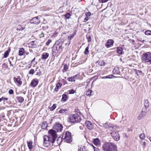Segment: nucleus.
Here are the masks:
<instances>
[{
  "mask_svg": "<svg viewBox=\"0 0 151 151\" xmlns=\"http://www.w3.org/2000/svg\"><path fill=\"white\" fill-rule=\"evenodd\" d=\"M22 83V81L20 80V78H19V85L21 84Z\"/></svg>",
  "mask_w": 151,
  "mask_h": 151,
  "instance_id": "56",
  "label": "nucleus"
},
{
  "mask_svg": "<svg viewBox=\"0 0 151 151\" xmlns=\"http://www.w3.org/2000/svg\"><path fill=\"white\" fill-rule=\"evenodd\" d=\"M68 99L67 95L65 94H63L62 95V99L64 101H66Z\"/></svg>",
  "mask_w": 151,
  "mask_h": 151,
  "instance_id": "27",
  "label": "nucleus"
},
{
  "mask_svg": "<svg viewBox=\"0 0 151 151\" xmlns=\"http://www.w3.org/2000/svg\"><path fill=\"white\" fill-rule=\"evenodd\" d=\"M145 34L147 35H151V31L148 30L146 31L145 32Z\"/></svg>",
  "mask_w": 151,
  "mask_h": 151,
  "instance_id": "35",
  "label": "nucleus"
},
{
  "mask_svg": "<svg viewBox=\"0 0 151 151\" xmlns=\"http://www.w3.org/2000/svg\"><path fill=\"white\" fill-rule=\"evenodd\" d=\"M76 76V75L75 76H73V77H71L70 78H68V80L69 81H75V77Z\"/></svg>",
  "mask_w": 151,
  "mask_h": 151,
  "instance_id": "28",
  "label": "nucleus"
},
{
  "mask_svg": "<svg viewBox=\"0 0 151 151\" xmlns=\"http://www.w3.org/2000/svg\"><path fill=\"white\" fill-rule=\"evenodd\" d=\"M109 0H101L102 3H104L107 2Z\"/></svg>",
  "mask_w": 151,
  "mask_h": 151,
  "instance_id": "52",
  "label": "nucleus"
},
{
  "mask_svg": "<svg viewBox=\"0 0 151 151\" xmlns=\"http://www.w3.org/2000/svg\"><path fill=\"white\" fill-rule=\"evenodd\" d=\"M86 38L88 40V42H89L91 41V38L90 36H87V35L86 36Z\"/></svg>",
  "mask_w": 151,
  "mask_h": 151,
  "instance_id": "38",
  "label": "nucleus"
},
{
  "mask_svg": "<svg viewBox=\"0 0 151 151\" xmlns=\"http://www.w3.org/2000/svg\"><path fill=\"white\" fill-rule=\"evenodd\" d=\"M93 143L95 145H98L100 144V141L98 138L95 139L93 140Z\"/></svg>",
  "mask_w": 151,
  "mask_h": 151,
  "instance_id": "22",
  "label": "nucleus"
},
{
  "mask_svg": "<svg viewBox=\"0 0 151 151\" xmlns=\"http://www.w3.org/2000/svg\"><path fill=\"white\" fill-rule=\"evenodd\" d=\"M14 81L15 83H17V84H19V80H18V78L14 77Z\"/></svg>",
  "mask_w": 151,
  "mask_h": 151,
  "instance_id": "40",
  "label": "nucleus"
},
{
  "mask_svg": "<svg viewBox=\"0 0 151 151\" xmlns=\"http://www.w3.org/2000/svg\"><path fill=\"white\" fill-rule=\"evenodd\" d=\"M109 76H110L109 75V76H106L102 77H101V78L102 79H106L107 78H110Z\"/></svg>",
  "mask_w": 151,
  "mask_h": 151,
  "instance_id": "49",
  "label": "nucleus"
},
{
  "mask_svg": "<svg viewBox=\"0 0 151 151\" xmlns=\"http://www.w3.org/2000/svg\"><path fill=\"white\" fill-rule=\"evenodd\" d=\"M144 105L145 107H144L142 109V111H143V110H145V109H146L147 108H148L149 106V103L148 101L147 100H145L144 103Z\"/></svg>",
  "mask_w": 151,
  "mask_h": 151,
  "instance_id": "14",
  "label": "nucleus"
},
{
  "mask_svg": "<svg viewBox=\"0 0 151 151\" xmlns=\"http://www.w3.org/2000/svg\"><path fill=\"white\" fill-rule=\"evenodd\" d=\"M89 48V46H87L85 49V50L84 52V53L85 55H87L89 53V51L88 50Z\"/></svg>",
  "mask_w": 151,
  "mask_h": 151,
  "instance_id": "29",
  "label": "nucleus"
},
{
  "mask_svg": "<svg viewBox=\"0 0 151 151\" xmlns=\"http://www.w3.org/2000/svg\"><path fill=\"white\" fill-rule=\"evenodd\" d=\"M78 151H87L85 146H81L78 148Z\"/></svg>",
  "mask_w": 151,
  "mask_h": 151,
  "instance_id": "23",
  "label": "nucleus"
},
{
  "mask_svg": "<svg viewBox=\"0 0 151 151\" xmlns=\"http://www.w3.org/2000/svg\"><path fill=\"white\" fill-rule=\"evenodd\" d=\"M40 36L41 37H43L44 36V35L43 33H42L40 34Z\"/></svg>",
  "mask_w": 151,
  "mask_h": 151,
  "instance_id": "55",
  "label": "nucleus"
},
{
  "mask_svg": "<svg viewBox=\"0 0 151 151\" xmlns=\"http://www.w3.org/2000/svg\"><path fill=\"white\" fill-rule=\"evenodd\" d=\"M97 63H98L99 65L101 66L104 65L105 64V62L102 61H98L97 62Z\"/></svg>",
  "mask_w": 151,
  "mask_h": 151,
  "instance_id": "31",
  "label": "nucleus"
},
{
  "mask_svg": "<svg viewBox=\"0 0 151 151\" xmlns=\"http://www.w3.org/2000/svg\"><path fill=\"white\" fill-rule=\"evenodd\" d=\"M62 86V83H58L56 86L55 88V91L57 92L58 91L59 88H60Z\"/></svg>",
  "mask_w": 151,
  "mask_h": 151,
  "instance_id": "19",
  "label": "nucleus"
},
{
  "mask_svg": "<svg viewBox=\"0 0 151 151\" xmlns=\"http://www.w3.org/2000/svg\"><path fill=\"white\" fill-rule=\"evenodd\" d=\"M62 139L64 140L67 143H70L72 141V138L71 133L66 131L62 135Z\"/></svg>",
  "mask_w": 151,
  "mask_h": 151,
  "instance_id": "5",
  "label": "nucleus"
},
{
  "mask_svg": "<svg viewBox=\"0 0 151 151\" xmlns=\"http://www.w3.org/2000/svg\"><path fill=\"white\" fill-rule=\"evenodd\" d=\"M88 19V17H86L85 18V19H84V20H83V22H86L87 21Z\"/></svg>",
  "mask_w": 151,
  "mask_h": 151,
  "instance_id": "50",
  "label": "nucleus"
},
{
  "mask_svg": "<svg viewBox=\"0 0 151 151\" xmlns=\"http://www.w3.org/2000/svg\"><path fill=\"white\" fill-rule=\"evenodd\" d=\"M10 50H7L5 51L4 54V58H6L8 55L9 53L10 52Z\"/></svg>",
  "mask_w": 151,
  "mask_h": 151,
  "instance_id": "30",
  "label": "nucleus"
},
{
  "mask_svg": "<svg viewBox=\"0 0 151 151\" xmlns=\"http://www.w3.org/2000/svg\"><path fill=\"white\" fill-rule=\"evenodd\" d=\"M24 100V98L21 97H19V102L22 103Z\"/></svg>",
  "mask_w": 151,
  "mask_h": 151,
  "instance_id": "46",
  "label": "nucleus"
},
{
  "mask_svg": "<svg viewBox=\"0 0 151 151\" xmlns=\"http://www.w3.org/2000/svg\"><path fill=\"white\" fill-rule=\"evenodd\" d=\"M40 20L37 17L33 18L30 21V22L32 24H37L40 22Z\"/></svg>",
  "mask_w": 151,
  "mask_h": 151,
  "instance_id": "10",
  "label": "nucleus"
},
{
  "mask_svg": "<svg viewBox=\"0 0 151 151\" xmlns=\"http://www.w3.org/2000/svg\"><path fill=\"white\" fill-rule=\"evenodd\" d=\"M68 66L67 65L65 64L63 66V70H65V71H66L67 69H68Z\"/></svg>",
  "mask_w": 151,
  "mask_h": 151,
  "instance_id": "37",
  "label": "nucleus"
},
{
  "mask_svg": "<svg viewBox=\"0 0 151 151\" xmlns=\"http://www.w3.org/2000/svg\"><path fill=\"white\" fill-rule=\"evenodd\" d=\"M34 69H31L30 71L29 72V74H31L33 75L34 73Z\"/></svg>",
  "mask_w": 151,
  "mask_h": 151,
  "instance_id": "42",
  "label": "nucleus"
},
{
  "mask_svg": "<svg viewBox=\"0 0 151 151\" xmlns=\"http://www.w3.org/2000/svg\"><path fill=\"white\" fill-rule=\"evenodd\" d=\"M63 127L62 125L59 122H56L53 126L54 130L55 132H61L62 130Z\"/></svg>",
  "mask_w": 151,
  "mask_h": 151,
  "instance_id": "6",
  "label": "nucleus"
},
{
  "mask_svg": "<svg viewBox=\"0 0 151 151\" xmlns=\"http://www.w3.org/2000/svg\"><path fill=\"white\" fill-rule=\"evenodd\" d=\"M60 113L62 114H65L67 113L68 110L66 109H61L59 111Z\"/></svg>",
  "mask_w": 151,
  "mask_h": 151,
  "instance_id": "24",
  "label": "nucleus"
},
{
  "mask_svg": "<svg viewBox=\"0 0 151 151\" xmlns=\"http://www.w3.org/2000/svg\"><path fill=\"white\" fill-rule=\"evenodd\" d=\"M136 71V73L137 74V75H141L142 73V71L139 70H135Z\"/></svg>",
  "mask_w": 151,
  "mask_h": 151,
  "instance_id": "36",
  "label": "nucleus"
},
{
  "mask_svg": "<svg viewBox=\"0 0 151 151\" xmlns=\"http://www.w3.org/2000/svg\"><path fill=\"white\" fill-rule=\"evenodd\" d=\"M56 104H54L52 106L50 107V109L51 111H52L56 108Z\"/></svg>",
  "mask_w": 151,
  "mask_h": 151,
  "instance_id": "33",
  "label": "nucleus"
},
{
  "mask_svg": "<svg viewBox=\"0 0 151 151\" xmlns=\"http://www.w3.org/2000/svg\"><path fill=\"white\" fill-rule=\"evenodd\" d=\"M66 1V4H65L66 5H67V1Z\"/></svg>",
  "mask_w": 151,
  "mask_h": 151,
  "instance_id": "60",
  "label": "nucleus"
},
{
  "mask_svg": "<svg viewBox=\"0 0 151 151\" xmlns=\"http://www.w3.org/2000/svg\"><path fill=\"white\" fill-rule=\"evenodd\" d=\"M142 59L145 62L147 63L151 62V55L150 52H147L143 55Z\"/></svg>",
  "mask_w": 151,
  "mask_h": 151,
  "instance_id": "7",
  "label": "nucleus"
},
{
  "mask_svg": "<svg viewBox=\"0 0 151 151\" xmlns=\"http://www.w3.org/2000/svg\"><path fill=\"white\" fill-rule=\"evenodd\" d=\"M85 125L87 128L89 130H91L93 128V124L89 121H86L85 122Z\"/></svg>",
  "mask_w": 151,
  "mask_h": 151,
  "instance_id": "11",
  "label": "nucleus"
},
{
  "mask_svg": "<svg viewBox=\"0 0 151 151\" xmlns=\"http://www.w3.org/2000/svg\"><path fill=\"white\" fill-rule=\"evenodd\" d=\"M6 65L5 63H4L3 64V66H4V65Z\"/></svg>",
  "mask_w": 151,
  "mask_h": 151,
  "instance_id": "61",
  "label": "nucleus"
},
{
  "mask_svg": "<svg viewBox=\"0 0 151 151\" xmlns=\"http://www.w3.org/2000/svg\"><path fill=\"white\" fill-rule=\"evenodd\" d=\"M27 145L29 149L31 150L33 147L32 142V141H27Z\"/></svg>",
  "mask_w": 151,
  "mask_h": 151,
  "instance_id": "18",
  "label": "nucleus"
},
{
  "mask_svg": "<svg viewBox=\"0 0 151 151\" xmlns=\"http://www.w3.org/2000/svg\"><path fill=\"white\" fill-rule=\"evenodd\" d=\"M49 54L47 52L43 53L42 55V59H46L49 57Z\"/></svg>",
  "mask_w": 151,
  "mask_h": 151,
  "instance_id": "16",
  "label": "nucleus"
},
{
  "mask_svg": "<svg viewBox=\"0 0 151 151\" xmlns=\"http://www.w3.org/2000/svg\"><path fill=\"white\" fill-rule=\"evenodd\" d=\"M113 72L114 74H119L120 71L118 68L115 67L113 70Z\"/></svg>",
  "mask_w": 151,
  "mask_h": 151,
  "instance_id": "15",
  "label": "nucleus"
},
{
  "mask_svg": "<svg viewBox=\"0 0 151 151\" xmlns=\"http://www.w3.org/2000/svg\"><path fill=\"white\" fill-rule=\"evenodd\" d=\"M4 117V116H2V117Z\"/></svg>",
  "mask_w": 151,
  "mask_h": 151,
  "instance_id": "64",
  "label": "nucleus"
},
{
  "mask_svg": "<svg viewBox=\"0 0 151 151\" xmlns=\"http://www.w3.org/2000/svg\"><path fill=\"white\" fill-rule=\"evenodd\" d=\"M11 59V58H10L9 59V63H10V66H11V65H12V63H11V62L10 61V59Z\"/></svg>",
  "mask_w": 151,
  "mask_h": 151,
  "instance_id": "53",
  "label": "nucleus"
},
{
  "mask_svg": "<svg viewBox=\"0 0 151 151\" xmlns=\"http://www.w3.org/2000/svg\"><path fill=\"white\" fill-rule=\"evenodd\" d=\"M48 133V135H45L43 137V145L45 147H48L51 143H53L57 137V134L52 129L49 130Z\"/></svg>",
  "mask_w": 151,
  "mask_h": 151,
  "instance_id": "1",
  "label": "nucleus"
},
{
  "mask_svg": "<svg viewBox=\"0 0 151 151\" xmlns=\"http://www.w3.org/2000/svg\"><path fill=\"white\" fill-rule=\"evenodd\" d=\"M103 127L106 128H108L111 127V124L109 123H106L103 124Z\"/></svg>",
  "mask_w": 151,
  "mask_h": 151,
  "instance_id": "21",
  "label": "nucleus"
},
{
  "mask_svg": "<svg viewBox=\"0 0 151 151\" xmlns=\"http://www.w3.org/2000/svg\"><path fill=\"white\" fill-rule=\"evenodd\" d=\"M112 138L115 141H118L120 138L119 132H118L113 131L110 133Z\"/></svg>",
  "mask_w": 151,
  "mask_h": 151,
  "instance_id": "8",
  "label": "nucleus"
},
{
  "mask_svg": "<svg viewBox=\"0 0 151 151\" xmlns=\"http://www.w3.org/2000/svg\"><path fill=\"white\" fill-rule=\"evenodd\" d=\"M52 42V40L50 39H49L48 40L47 42L46 45L47 46H49V44L50 42Z\"/></svg>",
  "mask_w": 151,
  "mask_h": 151,
  "instance_id": "41",
  "label": "nucleus"
},
{
  "mask_svg": "<svg viewBox=\"0 0 151 151\" xmlns=\"http://www.w3.org/2000/svg\"><path fill=\"white\" fill-rule=\"evenodd\" d=\"M117 52L120 55L123 54V49L122 47H118L117 49Z\"/></svg>",
  "mask_w": 151,
  "mask_h": 151,
  "instance_id": "17",
  "label": "nucleus"
},
{
  "mask_svg": "<svg viewBox=\"0 0 151 151\" xmlns=\"http://www.w3.org/2000/svg\"><path fill=\"white\" fill-rule=\"evenodd\" d=\"M75 92L74 91L73 89L70 90L69 91V94H73Z\"/></svg>",
  "mask_w": 151,
  "mask_h": 151,
  "instance_id": "43",
  "label": "nucleus"
},
{
  "mask_svg": "<svg viewBox=\"0 0 151 151\" xmlns=\"http://www.w3.org/2000/svg\"><path fill=\"white\" fill-rule=\"evenodd\" d=\"M143 116L142 114H140L138 117V119L139 120L143 118Z\"/></svg>",
  "mask_w": 151,
  "mask_h": 151,
  "instance_id": "44",
  "label": "nucleus"
},
{
  "mask_svg": "<svg viewBox=\"0 0 151 151\" xmlns=\"http://www.w3.org/2000/svg\"><path fill=\"white\" fill-rule=\"evenodd\" d=\"M93 148L94 149V151H99V149L98 148L94 147H93Z\"/></svg>",
  "mask_w": 151,
  "mask_h": 151,
  "instance_id": "48",
  "label": "nucleus"
},
{
  "mask_svg": "<svg viewBox=\"0 0 151 151\" xmlns=\"http://www.w3.org/2000/svg\"><path fill=\"white\" fill-rule=\"evenodd\" d=\"M38 81L36 79H33L31 83V85L33 87H35L38 84Z\"/></svg>",
  "mask_w": 151,
  "mask_h": 151,
  "instance_id": "12",
  "label": "nucleus"
},
{
  "mask_svg": "<svg viewBox=\"0 0 151 151\" xmlns=\"http://www.w3.org/2000/svg\"><path fill=\"white\" fill-rule=\"evenodd\" d=\"M59 138H58V139H57V141H58L59 140Z\"/></svg>",
  "mask_w": 151,
  "mask_h": 151,
  "instance_id": "62",
  "label": "nucleus"
},
{
  "mask_svg": "<svg viewBox=\"0 0 151 151\" xmlns=\"http://www.w3.org/2000/svg\"><path fill=\"white\" fill-rule=\"evenodd\" d=\"M63 16L66 19H69L70 18V17L71 16V15L70 13H67L63 15Z\"/></svg>",
  "mask_w": 151,
  "mask_h": 151,
  "instance_id": "25",
  "label": "nucleus"
},
{
  "mask_svg": "<svg viewBox=\"0 0 151 151\" xmlns=\"http://www.w3.org/2000/svg\"><path fill=\"white\" fill-rule=\"evenodd\" d=\"M81 120V116L78 114H76L70 115L68 118V121L71 123L78 122H80Z\"/></svg>",
  "mask_w": 151,
  "mask_h": 151,
  "instance_id": "4",
  "label": "nucleus"
},
{
  "mask_svg": "<svg viewBox=\"0 0 151 151\" xmlns=\"http://www.w3.org/2000/svg\"><path fill=\"white\" fill-rule=\"evenodd\" d=\"M102 148L104 151H117V146L112 142L105 143L103 145Z\"/></svg>",
  "mask_w": 151,
  "mask_h": 151,
  "instance_id": "3",
  "label": "nucleus"
},
{
  "mask_svg": "<svg viewBox=\"0 0 151 151\" xmlns=\"http://www.w3.org/2000/svg\"><path fill=\"white\" fill-rule=\"evenodd\" d=\"M149 139H150V141L151 142V137H150Z\"/></svg>",
  "mask_w": 151,
  "mask_h": 151,
  "instance_id": "59",
  "label": "nucleus"
},
{
  "mask_svg": "<svg viewBox=\"0 0 151 151\" xmlns=\"http://www.w3.org/2000/svg\"><path fill=\"white\" fill-rule=\"evenodd\" d=\"M91 13L90 12H88L86 14V15L87 17L90 16L91 15Z\"/></svg>",
  "mask_w": 151,
  "mask_h": 151,
  "instance_id": "51",
  "label": "nucleus"
},
{
  "mask_svg": "<svg viewBox=\"0 0 151 151\" xmlns=\"http://www.w3.org/2000/svg\"><path fill=\"white\" fill-rule=\"evenodd\" d=\"M92 92V91L91 90H89L87 91L86 93V95L88 96H90L91 95V93Z\"/></svg>",
  "mask_w": 151,
  "mask_h": 151,
  "instance_id": "32",
  "label": "nucleus"
},
{
  "mask_svg": "<svg viewBox=\"0 0 151 151\" xmlns=\"http://www.w3.org/2000/svg\"><path fill=\"white\" fill-rule=\"evenodd\" d=\"M2 100H3V97L1 98H0V102H1Z\"/></svg>",
  "mask_w": 151,
  "mask_h": 151,
  "instance_id": "57",
  "label": "nucleus"
},
{
  "mask_svg": "<svg viewBox=\"0 0 151 151\" xmlns=\"http://www.w3.org/2000/svg\"><path fill=\"white\" fill-rule=\"evenodd\" d=\"M24 48H22L19 49V55H24Z\"/></svg>",
  "mask_w": 151,
  "mask_h": 151,
  "instance_id": "26",
  "label": "nucleus"
},
{
  "mask_svg": "<svg viewBox=\"0 0 151 151\" xmlns=\"http://www.w3.org/2000/svg\"><path fill=\"white\" fill-rule=\"evenodd\" d=\"M75 35H76V34L74 33H73V34L71 35L70 36L68 37V45H70V40L73 38V37H74Z\"/></svg>",
  "mask_w": 151,
  "mask_h": 151,
  "instance_id": "13",
  "label": "nucleus"
},
{
  "mask_svg": "<svg viewBox=\"0 0 151 151\" xmlns=\"http://www.w3.org/2000/svg\"><path fill=\"white\" fill-rule=\"evenodd\" d=\"M35 58H34L32 60V62H31V63H32L34 61H35Z\"/></svg>",
  "mask_w": 151,
  "mask_h": 151,
  "instance_id": "58",
  "label": "nucleus"
},
{
  "mask_svg": "<svg viewBox=\"0 0 151 151\" xmlns=\"http://www.w3.org/2000/svg\"><path fill=\"white\" fill-rule=\"evenodd\" d=\"M9 93L10 94H12L13 93V91L12 89H10L9 91Z\"/></svg>",
  "mask_w": 151,
  "mask_h": 151,
  "instance_id": "45",
  "label": "nucleus"
},
{
  "mask_svg": "<svg viewBox=\"0 0 151 151\" xmlns=\"http://www.w3.org/2000/svg\"><path fill=\"white\" fill-rule=\"evenodd\" d=\"M63 42L61 40H59L56 42L52 47V54L53 56H55L57 54H60L62 52L63 47H62Z\"/></svg>",
  "mask_w": 151,
  "mask_h": 151,
  "instance_id": "2",
  "label": "nucleus"
},
{
  "mask_svg": "<svg viewBox=\"0 0 151 151\" xmlns=\"http://www.w3.org/2000/svg\"><path fill=\"white\" fill-rule=\"evenodd\" d=\"M114 42V41L112 39H109L105 43V45L107 48H109L112 46Z\"/></svg>",
  "mask_w": 151,
  "mask_h": 151,
  "instance_id": "9",
  "label": "nucleus"
},
{
  "mask_svg": "<svg viewBox=\"0 0 151 151\" xmlns=\"http://www.w3.org/2000/svg\"><path fill=\"white\" fill-rule=\"evenodd\" d=\"M141 144L142 146H144V147H143L144 148L145 147V146L146 145L145 142H142L141 143Z\"/></svg>",
  "mask_w": 151,
  "mask_h": 151,
  "instance_id": "47",
  "label": "nucleus"
},
{
  "mask_svg": "<svg viewBox=\"0 0 151 151\" xmlns=\"http://www.w3.org/2000/svg\"><path fill=\"white\" fill-rule=\"evenodd\" d=\"M8 98H5L4 97H3V100H5L6 101H7L8 100Z\"/></svg>",
  "mask_w": 151,
  "mask_h": 151,
  "instance_id": "54",
  "label": "nucleus"
},
{
  "mask_svg": "<svg viewBox=\"0 0 151 151\" xmlns=\"http://www.w3.org/2000/svg\"><path fill=\"white\" fill-rule=\"evenodd\" d=\"M47 122L45 121L42 124L41 126V128L42 129H45L47 128Z\"/></svg>",
  "mask_w": 151,
  "mask_h": 151,
  "instance_id": "20",
  "label": "nucleus"
},
{
  "mask_svg": "<svg viewBox=\"0 0 151 151\" xmlns=\"http://www.w3.org/2000/svg\"><path fill=\"white\" fill-rule=\"evenodd\" d=\"M67 44H68V43H66L65 44V45H67Z\"/></svg>",
  "mask_w": 151,
  "mask_h": 151,
  "instance_id": "63",
  "label": "nucleus"
},
{
  "mask_svg": "<svg viewBox=\"0 0 151 151\" xmlns=\"http://www.w3.org/2000/svg\"><path fill=\"white\" fill-rule=\"evenodd\" d=\"M25 28V26L24 25H22V26L19 25V31H22Z\"/></svg>",
  "mask_w": 151,
  "mask_h": 151,
  "instance_id": "39",
  "label": "nucleus"
},
{
  "mask_svg": "<svg viewBox=\"0 0 151 151\" xmlns=\"http://www.w3.org/2000/svg\"><path fill=\"white\" fill-rule=\"evenodd\" d=\"M139 137L141 139H144L145 138V134L143 133L139 135Z\"/></svg>",
  "mask_w": 151,
  "mask_h": 151,
  "instance_id": "34",
  "label": "nucleus"
}]
</instances>
